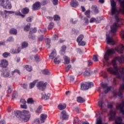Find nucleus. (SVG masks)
<instances>
[{"mask_svg": "<svg viewBox=\"0 0 124 124\" xmlns=\"http://www.w3.org/2000/svg\"><path fill=\"white\" fill-rule=\"evenodd\" d=\"M113 67H109L107 68V71L109 72L110 74H113V75H116L117 78L118 79H123V83L120 85V90H124V68L122 69V70L119 71V68L118 66L116 64V63L113 64Z\"/></svg>", "mask_w": 124, "mask_h": 124, "instance_id": "obj_1", "label": "nucleus"}, {"mask_svg": "<svg viewBox=\"0 0 124 124\" xmlns=\"http://www.w3.org/2000/svg\"><path fill=\"white\" fill-rule=\"evenodd\" d=\"M0 6H2L4 9H11L12 8L11 2L9 0H0Z\"/></svg>", "mask_w": 124, "mask_h": 124, "instance_id": "obj_2", "label": "nucleus"}, {"mask_svg": "<svg viewBox=\"0 0 124 124\" xmlns=\"http://www.w3.org/2000/svg\"><path fill=\"white\" fill-rule=\"evenodd\" d=\"M22 114L23 115L21 117L22 121L25 123L29 122V121H30V119L31 118V114H30V111L27 110H23Z\"/></svg>", "mask_w": 124, "mask_h": 124, "instance_id": "obj_3", "label": "nucleus"}, {"mask_svg": "<svg viewBox=\"0 0 124 124\" xmlns=\"http://www.w3.org/2000/svg\"><path fill=\"white\" fill-rule=\"evenodd\" d=\"M92 87H93V82H82L81 83L80 89L82 91H87Z\"/></svg>", "mask_w": 124, "mask_h": 124, "instance_id": "obj_4", "label": "nucleus"}, {"mask_svg": "<svg viewBox=\"0 0 124 124\" xmlns=\"http://www.w3.org/2000/svg\"><path fill=\"white\" fill-rule=\"evenodd\" d=\"M119 15H115V19L116 22H115L112 26H110L111 32H116L117 31V28L119 27L118 23L120 21V18H119Z\"/></svg>", "mask_w": 124, "mask_h": 124, "instance_id": "obj_5", "label": "nucleus"}, {"mask_svg": "<svg viewBox=\"0 0 124 124\" xmlns=\"http://www.w3.org/2000/svg\"><path fill=\"white\" fill-rule=\"evenodd\" d=\"M46 86H47V82L44 83L43 81H40L37 83V87L40 91H45L46 89Z\"/></svg>", "mask_w": 124, "mask_h": 124, "instance_id": "obj_6", "label": "nucleus"}, {"mask_svg": "<svg viewBox=\"0 0 124 124\" xmlns=\"http://www.w3.org/2000/svg\"><path fill=\"white\" fill-rule=\"evenodd\" d=\"M98 105L99 107H100V109L101 110L102 112H107V109L105 108V107H106V105H105V103H104L103 100H98Z\"/></svg>", "mask_w": 124, "mask_h": 124, "instance_id": "obj_7", "label": "nucleus"}, {"mask_svg": "<svg viewBox=\"0 0 124 124\" xmlns=\"http://www.w3.org/2000/svg\"><path fill=\"white\" fill-rule=\"evenodd\" d=\"M7 66H8V61L5 59H3L0 61V67H1L2 68H5V70H7L8 69Z\"/></svg>", "mask_w": 124, "mask_h": 124, "instance_id": "obj_8", "label": "nucleus"}, {"mask_svg": "<svg viewBox=\"0 0 124 124\" xmlns=\"http://www.w3.org/2000/svg\"><path fill=\"white\" fill-rule=\"evenodd\" d=\"M107 44H109V45H115L116 42L113 39V37H110V36L107 35L106 37Z\"/></svg>", "mask_w": 124, "mask_h": 124, "instance_id": "obj_9", "label": "nucleus"}, {"mask_svg": "<svg viewBox=\"0 0 124 124\" xmlns=\"http://www.w3.org/2000/svg\"><path fill=\"white\" fill-rule=\"evenodd\" d=\"M41 6L40 2H36L34 3L32 6V9L33 11H35L36 10H39L40 9V7Z\"/></svg>", "mask_w": 124, "mask_h": 124, "instance_id": "obj_10", "label": "nucleus"}, {"mask_svg": "<svg viewBox=\"0 0 124 124\" xmlns=\"http://www.w3.org/2000/svg\"><path fill=\"white\" fill-rule=\"evenodd\" d=\"M61 119L62 120H68V118H69V115L67 114V113L65 110H62L61 112V116L60 117Z\"/></svg>", "mask_w": 124, "mask_h": 124, "instance_id": "obj_11", "label": "nucleus"}, {"mask_svg": "<svg viewBox=\"0 0 124 124\" xmlns=\"http://www.w3.org/2000/svg\"><path fill=\"white\" fill-rule=\"evenodd\" d=\"M124 46L123 44L120 45L118 47L115 48V51L118 52L119 54H123L124 53Z\"/></svg>", "mask_w": 124, "mask_h": 124, "instance_id": "obj_12", "label": "nucleus"}, {"mask_svg": "<svg viewBox=\"0 0 124 124\" xmlns=\"http://www.w3.org/2000/svg\"><path fill=\"white\" fill-rule=\"evenodd\" d=\"M111 15H119V14L120 13H123L124 14V12L120 11V9H119V11L117 10V7L116 8H114V7L111 8Z\"/></svg>", "mask_w": 124, "mask_h": 124, "instance_id": "obj_13", "label": "nucleus"}, {"mask_svg": "<svg viewBox=\"0 0 124 124\" xmlns=\"http://www.w3.org/2000/svg\"><path fill=\"white\" fill-rule=\"evenodd\" d=\"M109 115L110 121H114V120H116V111L111 110Z\"/></svg>", "mask_w": 124, "mask_h": 124, "instance_id": "obj_14", "label": "nucleus"}, {"mask_svg": "<svg viewBox=\"0 0 124 124\" xmlns=\"http://www.w3.org/2000/svg\"><path fill=\"white\" fill-rule=\"evenodd\" d=\"M15 116L18 118V119H21L23 116V110L22 111H20L19 110H15L14 111Z\"/></svg>", "mask_w": 124, "mask_h": 124, "instance_id": "obj_15", "label": "nucleus"}, {"mask_svg": "<svg viewBox=\"0 0 124 124\" xmlns=\"http://www.w3.org/2000/svg\"><path fill=\"white\" fill-rule=\"evenodd\" d=\"M1 76L4 77V78H7L10 76V72L8 70V69L7 70L4 71V72L1 74Z\"/></svg>", "mask_w": 124, "mask_h": 124, "instance_id": "obj_16", "label": "nucleus"}, {"mask_svg": "<svg viewBox=\"0 0 124 124\" xmlns=\"http://www.w3.org/2000/svg\"><path fill=\"white\" fill-rule=\"evenodd\" d=\"M70 5L72 7H74V8H76L79 5V3H78V1L75 0H72L70 2Z\"/></svg>", "mask_w": 124, "mask_h": 124, "instance_id": "obj_17", "label": "nucleus"}, {"mask_svg": "<svg viewBox=\"0 0 124 124\" xmlns=\"http://www.w3.org/2000/svg\"><path fill=\"white\" fill-rule=\"evenodd\" d=\"M36 31H37V30L36 29V28H33L32 30V31L30 30L29 32V34L30 35H29V38H30V39H33V37L32 36V35H31V34H32V33H35Z\"/></svg>", "mask_w": 124, "mask_h": 124, "instance_id": "obj_18", "label": "nucleus"}, {"mask_svg": "<svg viewBox=\"0 0 124 124\" xmlns=\"http://www.w3.org/2000/svg\"><path fill=\"white\" fill-rule=\"evenodd\" d=\"M19 52H21V48L20 47H18L16 49L12 48L10 50V52L11 54H18Z\"/></svg>", "mask_w": 124, "mask_h": 124, "instance_id": "obj_19", "label": "nucleus"}, {"mask_svg": "<svg viewBox=\"0 0 124 124\" xmlns=\"http://www.w3.org/2000/svg\"><path fill=\"white\" fill-rule=\"evenodd\" d=\"M47 115L46 114H42L40 115V121H41V123L43 124V123H45V120H46V119H47Z\"/></svg>", "mask_w": 124, "mask_h": 124, "instance_id": "obj_20", "label": "nucleus"}, {"mask_svg": "<svg viewBox=\"0 0 124 124\" xmlns=\"http://www.w3.org/2000/svg\"><path fill=\"white\" fill-rule=\"evenodd\" d=\"M42 94L43 96H42V99H44L45 100H48L50 98V94L48 93L46 94L45 93H42Z\"/></svg>", "mask_w": 124, "mask_h": 124, "instance_id": "obj_21", "label": "nucleus"}, {"mask_svg": "<svg viewBox=\"0 0 124 124\" xmlns=\"http://www.w3.org/2000/svg\"><path fill=\"white\" fill-rule=\"evenodd\" d=\"M117 95H118V96H119V97H120L121 99L123 98V93H122V92L120 91L118 93L116 92H113L114 97H117Z\"/></svg>", "mask_w": 124, "mask_h": 124, "instance_id": "obj_22", "label": "nucleus"}, {"mask_svg": "<svg viewBox=\"0 0 124 124\" xmlns=\"http://www.w3.org/2000/svg\"><path fill=\"white\" fill-rule=\"evenodd\" d=\"M49 57L50 60L55 59V57H57V53L56 52V50H53L52 52L51 53L50 55H49Z\"/></svg>", "mask_w": 124, "mask_h": 124, "instance_id": "obj_23", "label": "nucleus"}, {"mask_svg": "<svg viewBox=\"0 0 124 124\" xmlns=\"http://www.w3.org/2000/svg\"><path fill=\"white\" fill-rule=\"evenodd\" d=\"M63 59L64 61V64H68L70 63V58L66 56H63Z\"/></svg>", "mask_w": 124, "mask_h": 124, "instance_id": "obj_24", "label": "nucleus"}, {"mask_svg": "<svg viewBox=\"0 0 124 124\" xmlns=\"http://www.w3.org/2000/svg\"><path fill=\"white\" fill-rule=\"evenodd\" d=\"M120 5L121 7H123V9H120V12H123V14L124 13V0H119Z\"/></svg>", "mask_w": 124, "mask_h": 124, "instance_id": "obj_25", "label": "nucleus"}, {"mask_svg": "<svg viewBox=\"0 0 124 124\" xmlns=\"http://www.w3.org/2000/svg\"><path fill=\"white\" fill-rule=\"evenodd\" d=\"M7 11L4 10V12H2L1 11H0V15L3 17V18H5V19H6L7 18Z\"/></svg>", "mask_w": 124, "mask_h": 124, "instance_id": "obj_26", "label": "nucleus"}, {"mask_svg": "<svg viewBox=\"0 0 124 124\" xmlns=\"http://www.w3.org/2000/svg\"><path fill=\"white\" fill-rule=\"evenodd\" d=\"M91 72L92 71L90 69H86L85 71L84 72V75L86 77L91 76Z\"/></svg>", "mask_w": 124, "mask_h": 124, "instance_id": "obj_27", "label": "nucleus"}, {"mask_svg": "<svg viewBox=\"0 0 124 124\" xmlns=\"http://www.w3.org/2000/svg\"><path fill=\"white\" fill-rule=\"evenodd\" d=\"M106 52L110 56H112V55H114L115 52V49H114V48L108 49Z\"/></svg>", "mask_w": 124, "mask_h": 124, "instance_id": "obj_28", "label": "nucleus"}, {"mask_svg": "<svg viewBox=\"0 0 124 124\" xmlns=\"http://www.w3.org/2000/svg\"><path fill=\"white\" fill-rule=\"evenodd\" d=\"M59 110H63L66 108V104H59L58 106Z\"/></svg>", "mask_w": 124, "mask_h": 124, "instance_id": "obj_29", "label": "nucleus"}, {"mask_svg": "<svg viewBox=\"0 0 124 124\" xmlns=\"http://www.w3.org/2000/svg\"><path fill=\"white\" fill-rule=\"evenodd\" d=\"M22 14H28L30 12V9L28 7L24 8L21 10Z\"/></svg>", "mask_w": 124, "mask_h": 124, "instance_id": "obj_30", "label": "nucleus"}, {"mask_svg": "<svg viewBox=\"0 0 124 124\" xmlns=\"http://www.w3.org/2000/svg\"><path fill=\"white\" fill-rule=\"evenodd\" d=\"M92 8L93 12H94L95 14H98V13H99L98 9H97V7L96 6H92Z\"/></svg>", "mask_w": 124, "mask_h": 124, "instance_id": "obj_31", "label": "nucleus"}, {"mask_svg": "<svg viewBox=\"0 0 124 124\" xmlns=\"http://www.w3.org/2000/svg\"><path fill=\"white\" fill-rule=\"evenodd\" d=\"M116 61H118V62H123V60H124V55H121L120 57H117L116 58Z\"/></svg>", "mask_w": 124, "mask_h": 124, "instance_id": "obj_32", "label": "nucleus"}, {"mask_svg": "<svg viewBox=\"0 0 124 124\" xmlns=\"http://www.w3.org/2000/svg\"><path fill=\"white\" fill-rule=\"evenodd\" d=\"M83 39H84V35H82V34H80L79 35L77 39V42L78 43L82 41V40H83Z\"/></svg>", "mask_w": 124, "mask_h": 124, "instance_id": "obj_33", "label": "nucleus"}, {"mask_svg": "<svg viewBox=\"0 0 124 124\" xmlns=\"http://www.w3.org/2000/svg\"><path fill=\"white\" fill-rule=\"evenodd\" d=\"M50 2V1L48 0H43L41 3V5L42 6H44V5H47V4H48Z\"/></svg>", "mask_w": 124, "mask_h": 124, "instance_id": "obj_34", "label": "nucleus"}, {"mask_svg": "<svg viewBox=\"0 0 124 124\" xmlns=\"http://www.w3.org/2000/svg\"><path fill=\"white\" fill-rule=\"evenodd\" d=\"M10 34H14L15 35H16V34H17V30L14 28H12L10 30Z\"/></svg>", "mask_w": 124, "mask_h": 124, "instance_id": "obj_35", "label": "nucleus"}, {"mask_svg": "<svg viewBox=\"0 0 124 124\" xmlns=\"http://www.w3.org/2000/svg\"><path fill=\"white\" fill-rule=\"evenodd\" d=\"M77 101L79 103H84L85 102V99L82 98V97H78Z\"/></svg>", "mask_w": 124, "mask_h": 124, "instance_id": "obj_36", "label": "nucleus"}, {"mask_svg": "<svg viewBox=\"0 0 124 124\" xmlns=\"http://www.w3.org/2000/svg\"><path fill=\"white\" fill-rule=\"evenodd\" d=\"M42 108H43V107H42V106H39L37 108V110H35V113L40 114V113H41L42 111Z\"/></svg>", "mask_w": 124, "mask_h": 124, "instance_id": "obj_37", "label": "nucleus"}, {"mask_svg": "<svg viewBox=\"0 0 124 124\" xmlns=\"http://www.w3.org/2000/svg\"><path fill=\"white\" fill-rule=\"evenodd\" d=\"M110 3H111V8H116V6L117 5V3H116V2L114 0H110Z\"/></svg>", "mask_w": 124, "mask_h": 124, "instance_id": "obj_38", "label": "nucleus"}, {"mask_svg": "<svg viewBox=\"0 0 124 124\" xmlns=\"http://www.w3.org/2000/svg\"><path fill=\"white\" fill-rule=\"evenodd\" d=\"M50 43H51V39L49 38H46V47L47 48H50V47H51V45H50Z\"/></svg>", "mask_w": 124, "mask_h": 124, "instance_id": "obj_39", "label": "nucleus"}, {"mask_svg": "<svg viewBox=\"0 0 124 124\" xmlns=\"http://www.w3.org/2000/svg\"><path fill=\"white\" fill-rule=\"evenodd\" d=\"M36 80L33 81L32 82H31L30 84V89H32V88H34V86H35V84H36Z\"/></svg>", "mask_w": 124, "mask_h": 124, "instance_id": "obj_40", "label": "nucleus"}, {"mask_svg": "<svg viewBox=\"0 0 124 124\" xmlns=\"http://www.w3.org/2000/svg\"><path fill=\"white\" fill-rule=\"evenodd\" d=\"M74 124H81V123L80 122V121H79V119H78V117H74V122H73Z\"/></svg>", "mask_w": 124, "mask_h": 124, "instance_id": "obj_41", "label": "nucleus"}, {"mask_svg": "<svg viewBox=\"0 0 124 124\" xmlns=\"http://www.w3.org/2000/svg\"><path fill=\"white\" fill-rule=\"evenodd\" d=\"M25 68H26V70H27L28 71H29V72H31V70H32V67H31V65H26L25 66Z\"/></svg>", "mask_w": 124, "mask_h": 124, "instance_id": "obj_42", "label": "nucleus"}, {"mask_svg": "<svg viewBox=\"0 0 124 124\" xmlns=\"http://www.w3.org/2000/svg\"><path fill=\"white\" fill-rule=\"evenodd\" d=\"M110 55H109L107 52H106L104 56V59L106 61H108L109 60V57H110Z\"/></svg>", "mask_w": 124, "mask_h": 124, "instance_id": "obj_43", "label": "nucleus"}, {"mask_svg": "<svg viewBox=\"0 0 124 124\" xmlns=\"http://www.w3.org/2000/svg\"><path fill=\"white\" fill-rule=\"evenodd\" d=\"M30 29H31V24H27L26 26L24 27V30L26 31H30Z\"/></svg>", "mask_w": 124, "mask_h": 124, "instance_id": "obj_44", "label": "nucleus"}, {"mask_svg": "<svg viewBox=\"0 0 124 124\" xmlns=\"http://www.w3.org/2000/svg\"><path fill=\"white\" fill-rule=\"evenodd\" d=\"M14 73H17L19 75H21V72H20L19 70L15 69L14 71L12 72V75H14Z\"/></svg>", "mask_w": 124, "mask_h": 124, "instance_id": "obj_45", "label": "nucleus"}, {"mask_svg": "<svg viewBox=\"0 0 124 124\" xmlns=\"http://www.w3.org/2000/svg\"><path fill=\"white\" fill-rule=\"evenodd\" d=\"M66 50V46H63L62 47V49H61V53L62 54H65V50Z\"/></svg>", "mask_w": 124, "mask_h": 124, "instance_id": "obj_46", "label": "nucleus"}, {"mask_svg": "<svg viewBox=\"0 0 124 124\" xmlns=\"http://www.w3.org/2000/svg\"><path fill=\"white\" fill-rule=\"evenodd\" d=\"M28 43L25 42H23L22 43V46H21L22 48L24 49L25 48H27V47H28Z\"/></svg>", "mask_w": 124, "mask_h": 124, "instance_id": "obj_47", "label": "nucleus"}, {"mask_svg": "<svg viewBox=\"0 0 124 124\" xmlns=\"http://www.w3.org/2000/svg\"><path fill=\"white\" fill-rule=\"evenodd\" d=\"M111 89H112V86H109V87H108L106 88V90L104 91V93H109V92H110V91H111Z\"/></svg>", "mask_w": 124, "mask_h": 124, "instance_id": "obj_48", "label": "nucleus"}, {"mask_svg": "<svg viewBox=\"0 0 124 124\" xmlns=\"http://www.w3.org/2000/svg\"><path fill=\"white\" fill-rule=\"evenodd\" d=\"M53 62L55 64H59L61 63V61L58 60V58H56L53 60Z\"/></svg>", "mask_w": 124, "mask_h": 124, "instance_id": "obj_49", "label": "nucleus"}, {"mask_svg": "<svg viewBox=\"0 0 124 124\" xmlns=\"http://www.w3.org/2000/svg\"><path fill=\"white\" fill-rule=\"evenodd\" d=\"M34 60L36 62H38L40 61V59L39 58V56L36 55L34 56Z\"/></svg>", "mask_w": 124, "mask_h": 124, "instance_id": "obj_50", "label": "nucleus"}, {"mask_svg": "<svg viewBox=\"0 0 124 124\" xmlns=\"http://www.w3.org/2000/svg\"><path fill=\"white\" fill-rule=\"evenodd\" d=\"M53 19L54 21H59V20H61V17L56 15L54 16Z\"/></svg>", "mask_w": 124, "mask_h": 124, "instance_id": "obj_51", "label": "nucleus"}, {"mask_svg": "<svg viewBox=\"0 0 124 124\" xmlns=\"http://www.w3.org/2000/svg\"><path fill=\"white\" fill-rule=\"evenodd\" d=\"M78 45L79 46H85L86 45V42L81 41L78 43Z\"/></svg>", "mask_w": 124, "mask_h": 124, "instance_id": "obj_52", "label": "nucleus"}, {"mask_svg": "<svg viewBox=\"0 0 124 124\" xmlns=\"http://www.w3.org/2000/svg\"><path fill=\"white\" fill-rule=\"evenodd\" d=\"M54 28V23L50 22L48 27V30H52Z\"/></svg>", "mask_w": 124, "mask_h": 124, "instance_id": "obj_53", "label": "nucleus"}, {"mask_svg": "<svg viewBox=\"0 0 124 124\" xmlns=\"http://www.w3.org/2000/svg\"><path fill=\"white\" fill-rule=\"evenodd\" d=\"M43 74H45V75H49L50 74V73L49 72V71L47 70H43L42 71Z\"/></svg>", "mask_w": 124, "mask_h": 124, "instance_id": "obj_54", "label": "nucleus"}, {"mask_svg": "<svg viewBox=\"0 0 124 124\" xmlns=\"http://www.w3.org/2000/svg\"><path fill=\"white\" fill-rule=\"evenodd\" d=\"M2 56L4 58H8V56H10V53L4 52Z\"/></svg>", "mask_w": 124, "mask_h": 124, "instance_id": "obj_55", "label": "nucleus"}, {"mask_svg": "<svg viewBox=\"0 0 124 124\" xmlns=\"http://www.w3.org/2000/svg\"><path fill=\"white\" fill-rule=\"evenodd\" d=\"M35 124H40L41 123V121L39 119V118H36L34 120Z\"/></svg>", "mask_w": 124, "mask_h": 124, "instance_id": "obj_56", "label": "nucleus"}, {"mask_svg": "<svg viewBox=\"0 0 124 124\" xmlns=\"http://www.w3.org/2000/svg\"><path fill=\"white\" fill-rule=\"evenodd\" d=\"M27 103H28V104H32L33 103V100H32V98H29L27 100Z\"/></svg>", "mask_w": 124, "mask_h": 124, "instance_id": "obj_57", "label": "nucleus"}, {"mask_svg": "<svg viewBox=\"0 0 124 124\" xmlns=\"http://www.w3.org/2000/svg\"><path fill=\"white\" fill-rule=\"evenodd\" d=\"M16 15L17 16H21L22 18H24V17H25V15L22 14L20 12H17L16 13Z\"/></svg>", "mask_w": 124, "mask_h": 124, "instance_id": "obj_58", "label": "nucleus"}, {"mask_svg": "<svg viewBox=\"0 0 124 124\" xmlns=\"http://www.w3.org/2000/svg\"><path fill=\"white\" fill-rule=\"evenodd\" d=\"M71 68V64L68 65L65 68L66 72H68V71L70 70Z\"/></svg>", "mask_w": 124, "mask_h": 124, "instance_id": "obj_59", "label": "nucleus"}, {"mask_svg": "<svg viewBox=\"0 0 124 124\" xmlns=\"http://www.w3.org/2000/svg\"><path fill=\"white\" fill-rule=\"evenodd\" d=\"M7 41L8 42H13L14 41V38H13V37H10L7 39Z\"/></svg>", "mask_w": 124, "mask_h": 124, "instance_id": "obj_60", "label": "nucleus"}, {"mask_svg": "<svg viewBox=\"0 0 124 124\" xmlns=\"http://www.w3.org/2000/svg\"><path fill=\"white\" fill-rule=\"evenodd\" d=\"M93 62H98V58L96 55H93Z\"/></svg>", "mask_w": 124, "mask_h": 124, "instance_id": "obj_61", "label": "nucleus"}, {"mask_svg": "<svg viewBox=\"0 0 124 124\" xmlns=\"http://www.w3.org/2000/svg\"><path fill=\"white\" fill-rule=\"evenodd\" d=\"M84 25H87L89 24V19L86 17H85L84 19Z\"/></svg>", "mask_w": 124, "mask_h": 124, "instance_id": "obj_62", "label": "nucleus"}, {"mask_svg": "<svg viewBox=\"0 0 124 124\" xmlns=\"http://www.w3.org/2000/svg\"><path fill=\"white\" fill-rule=\"evenodd\" d=\"M101 87H102V88H103V89H105L108 87V84H107V83L102 84L101 85Z\"/></svg>", "mask_w": 124, "mask_h": 124, "instance_id": "obj_63", "label": "nucleus"}, {"mask_svg": "<svg viewBox=\"0 0 124 124\" xmlns=\"http://www.w3.org/2000/svg\"><path fill=\"white\" fill-rule=\"evenodd\" d=\"M22 88L25 89V90H27V89H28V85L26 84L25 83L22 84L21 85Z\"/></svg>", "mask_w": 124, "mask_h": 124, "instance_id": "obj_64", "label": "nucleus"}]
</instances>
